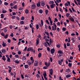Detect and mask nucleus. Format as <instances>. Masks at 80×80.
<instances>
[{"label": "nucleus", "instance_id": "nucleus-1", "mask_svg": "<svg viewBox=\"0 0 80 80\" xmlns=\"http://www.w3.org/2000/svg\"><path fill=\"white\" fill-rule=\"evenodd\" d=\"M49 73L51 75H53V69L51 68V69H49Z\"/></svg>", "mask_w": 80, "mask_h": 80}, {"label": "nucleus", "instance_id": "nucleus-2", "mask_svg": "<svg viewBox=\"0 0 80 80\" xmlns=\"http://www.w3.org/2000/svg\"><path fill=\"white\" fill-rule=\"evenodd\" d=\"M2 45L3 47H5L6 46H7V43H6L4 42V41H3Z\"/></svg>", "mask_w": 80, "mask_h": 80}, {"label": "nucleus", "instance_id": "nucleus-3", "mask_svg": "<svg viewBox=\"0 0 80 80\" xmlns=\"http://www.w3.org/2000/svg\"><path fill=\"white\" fill-rule=\"evenodd\" d=\"M55 51L54 49H52L50 50V52L52 54H53L55 53Z\"/></svg>", "mask_w": 80, "mask_h": 80}, {"label": "nucleus", "instance_id": "nucleus-4", "mask_svg": "<svg viewBox=\"0 0 80 80\" xmlns=\"http://www.w3.org/2000/svg\"><path fill=\"white\" fill-rule=\"evenodd\" d=\"M56 6V5L55 4H52L50 5V7H51V8H53Z\"/></svg>", "mask_w": 80, "mask_h": 80}, {"label": "nucleus", "instance_id": "nucleus-5", "mask_svg": "<svg viewBox=\"0 0 80 80\" xmlns=\"http://www.w3.org/2000/svg\"><path fill=\"white\" fill-rule=\"evenodd\" d=\"M38 61H36L34 63V65L35 67H37L38 66Z\"/></svg>", "mask_w": 80, "mask_h": 80}, {"label": "nucleus", "instance_id": "nucleus-6", "mask_svg": "<svg viewBox=\"0 0 80 80\" xmlns=\"http://www.w3.org/2000/svg\"><path fill=\"white\" fill-rule=\"evenodd\" d=\"M45 64L46 66H47V67H50V62H48V63H47V62H45Z\"/></svg>", "mask_w": 80, "mask_h": 80}, {"label": "nucleus", "instance_id": "nucleus-7", "mask_svg": "<svg viewBox=\"0 0 80 80\" xmlns=\"http://www.w3.org/2000/svg\"><path fill=\"white\" fill-rule=\"evenodd\" d=\"M41 6L44 7V6H45V2H44V1H42L41 2Z\"/></svg>", "mask_w": 80, "mask_h": 80}, {"label": "nucleus", "instance_id": "nucleus-8", "mask_svg": "<svg viewBox=\"0 0 80 80\" xmlns=\"http://www.w3.org/2000/svg\"><path fill=\"white\" fill-rule=\"evenodd\" d=\"M40 42V39L38 38H37V40H36V45H38L39 44V42Z\"/></svg>", "mask_w": 80, "mask_h": 80}, {"label": "nucleus", "instance_id": "nucleus-9", "mask_svg": "<svg viewBox=\"0 0 80 80\" xmlns=\"http://www.w3.org/2000/svg\"><path fill=\"white\" fill-rule=\"evenodd\" d=\"M35 4H32L31 6V8L32 9H35Z\"/></svg>", "mask_w": 80, "mask_h": 80}, {"label": "nucleus", "instance_id": "nucleus-10", "mask_svg": "<svg viewBox=\"0 0 80 80\" xmlns=\"http://www.w3.org/2000/svg\"><path fill=\"white\" fill-rule=\"evenodd\" d=\"M2 59L3 60H4V61H5V60H6V58H5V56H3L2 58Z\"/></svg>", "mask_w": 80, "mask_h": 80}, {"label": "nucleus", "instance_id": "nucleus-11", "mask_svg": "<svg viewBox=\"0 0 80 80\" xmlns=\"http://www.w3.org/2000/svg\"><path fill=\"white\" fill-rule=\"evenodd\" d=\"M37 5L38 7H40V2H38V3H37Z\"/></svg>", "mask_w": 80, "mask_h": 80}, {"label": "nucleus", "instance_id": "nucleus-12", "mask_svg": "<svg viewBox=\"0 0 80 80\" xmlns=\"http://www.w3.org/2000/svg\"><path fill=\"white\" fill-rule=\"evenodd\" d=\"M2 52L3 53H6V50L5 49H3L2 50Z\"/></svg>", "mask_w": 80, "mask_h": 80}, {"label": "nucleus", "instance_id": "nucleus-13", "mask_svg": "<svg viewBox=\"0 0 80 80\" xmlns=\"http://www.w3.org/2000/svg\"><path fill=\"white\" fill-rule=\"evenodd\" d=\"M22 60H26V56H23L22 57Z\"/></svg>", "mask_w": 80, "mask_h": 80}, {"label": "nucleus", "instance_id": "nucleus-14", "mask_svg": "<svg viewBox=\"0 0 80 80\" xmlns=\"http://www.w3.org/2000/svg\"><path fill=\"white\" fill-rule=\"evenodd\" d=\"M69 19L71 21H72V22H74V19L73 18H69Z\"/></svg>", "mask_w": 80, "mask_h": 80}, {"label": "nucleus", "instance_id": "nucleus-15", "mask_svg": "<svg viewBox=\"0 0 80 80\" xmlns=\"http://www.w3.org/2000/svg\"><path fill=\"white\" fill-rule=\"evenodd\" d=\"M66 72H68V73H69L70 72V68H68L66 70Z\"/></svg>", "mask_w": 80, "mask_h": 80}, {"label": "nucleus", "instance_id": "nucleus-16", "mask_svg": "<svg viewBox=\"0 0 80 80\" xmlns=\"http://www.w3.org/2000/svg\"><path fill=\"white\" fill-rule=\"evenodd\" d=\"M7 62H11V61L10 60V59L9 58H7Z\"/></svg>", "mask_w": 80, "mask_h": 80}, {"label": "nucleus", "instance_id": "nucleus-17", "mask_svg": "<svg viewBox=\"0 0 80 80\" xmlns=\"http://www.w3.org/2000/svg\"><path fill=\"white\" fill-rule=\"evenodd\" d=\"M31 60L32 61V63H33L34 62V60H33V57H31L30 58Z\"/></svg>", "mask_w": 80, "mask_h": 80}, {"label": "nucleus", "instance_id": "nucleus-18", "mask_svg": "<svg viewBox=\"0 0 80 80\" xmlns=\"http://www.w3.org/2000/svg\"><path fill=\"white\" fill-rule=\"evenodd\" d=\"M39 12L40 13H43V10L42 9L39 10Z\"/></svg>", "mask_w": 80, "mask_h": 80}, {"label": "nucleus", "instance_id": "nucleus-19", "mask_svg": "<svg viewBox=\"0 0 80 80\" xmlns=\"http://www.w3.org/2000/svg\"><path fill=\"white\" fill-rule=\"evenodd\" d=\"M58 53L61 54L62 53V51L61 50H59L58 52Z\"/></svg>", "mask_w": 80, "mask_h": 80}, {"label": "nucleus", "instance_id": "nucleus-20", "mask_svg": "<svg viewBox=\"0 0 80 80\" xmlns=\"http://www.w3.org/2000/svg\"><path fill=\"white\" fill-rule=\"evenodd\" d=\"M42 57V53L40 52L38 54V57L39 58H40V57Z\"/></svg>", "mask_w": 80, "mask_h": 80}, {"label": "nucleus", "instance_id": "nucleus-21", "mask_svg": "<svg viewBox=\"0 0 80 80\" xmlns=\"http://www.w3.org/2000/svg\"><path fill=\"white\" fill-rule=\"evenodd\" d=\"M70 77H71V75H70V74H68L66 76V77L67 78H70Z\"/></svg>", "mask_w": 80, "mask_h": 80}, {"label": "nucleus", "instance_id": "nucleus-22", "mask_svg": "<svg viewBox=\"0 0 80 80\" xmlns=\"http://www.w3.org/2000/svg\"><path fill=\"white\" fill-rule=\"evenodd\" d=\"M54 4V2L53 1H51L49 2V4Z\"/></svg>", "mask_w": 80, "mask_h": 80}, {"label": "nucleus", "instance_id": "nucleus-23", "mask_svg": "<svg viewBox=\"0 0 80 80\" xmlns=\"http://www.w3.org/2000/svg\"><path fill=\"white\" fill-rule=\"evenodd\" d=\"M20 25H23L24 24V22L23 21H21L20 22Z\"/></svg>", "mask_w": 80, "mask_h": 80}, {"label": "nucleus", "instance_id": "nucleus-24", "mask_svg": "<svg viewBox=\"0 0 80 80\" xmlns=\"http://www.w3.org/2000/svg\"><path fill=\"white\" fill-rule=\"evenodd\" d=\"M25 68H28V65H24Z\"/></svg>", "mask_w": 80, "mask_h": 80}, {"label": "nucleus", "instance_id": "nucleus-25", "mask_svg": "<svg viewBox=\"0 0 80 80\" xmlns=\"http://www.w3.org/2000/svg\"><path fill=\"white\" fill-rule=\"evenodd\" d=\"M72 65V63H68V66H69V67H71Z\"/></svg>", "mask_w": 80, "mask_h": 80}, {"label": "nucleus", "instance_id": "nucleus-26", "mask_svg": "<svg viewBox=\"0 0 80 80\" xmlns=\"http://www.w3.org/2000/svg\"><path fill=\"white\" fill-rule=\"evenodd\" d=\"M36 28L37 30H38V28H39V26H38V24H36Z\"/></svg>", "mask_w": 80, "mask_h": 80}, {"label": "nucleus", "instance_id": "nucleus-27", "mask_svg": "<svg viewBox=\"0 0 80 80\" xmlns=\"http://www.w3.org/2000/svg\"><path fill=\"white\" fill-rule=\"evenodd\" d=\"M1 18H3L4 17V15H3V14H2L1 15Z\"/></svg>", "mask_w": 80, "mask_h": 80}, {"label": "nucleus", "instance_id": "nucleus-28", "mask_svg": "<svg viewBox=\"0 0 80 80\" xmlns=\"http://www.w3.org/2000/svg\"><path fill=\"white\" fill-rule=\"evenodd\" d=\"M4 38H8V34H6L5 36H4Z\"/></svg>", "mask_w": 80, "mask_h": 80}, {"label": "nucleus", "instance_id": "nucleus-29", "mask_svg": "<svg viewBox=\"0 0 80 80\" xmlns=\"http://www.w3.org/2000/svg\"><path fill=\"white\" fill-rule=\"evenodd\" d=\"M41 24L42 26H43V20H41Z\"/></svg>", "mask_w": 80, "mask_h": 80}, {"label": "nucleus", "instance_id": "nucleus-30", "mask_svg": "<svg viewBox=\"0 0 80 80\" xmlns=\"http://www.w3.org/2000/svg\"><path fill=\"white\" fill-rule=\"evenodd\" d=\"M58 64H59V65H62V62H61L60 61L58 60Z\"/></svg>", "mask_w": 80, "mask_h": 80}, {"label": "nucleus", "instance_id": "nucleus-31", "mask_svg": "<svg viewBox=\"0 0 80 80\" xmlns=\"http://www.w3.org/2000/svg\"><path fill=\"white\" fill-rule=\"evenodd\" d=\"M13 8L14 9H17V5H15L14 6H13Z\"/></svg>", "mask_w": 80, "mask_h": 80}, {"label": "nucleus", "instance_id": "nucleus-32", "mask_svg": "<svg viewBox=\"0 0 80 80\" xmlns=\"http://www.w3.org/2000/svg\"><path fill=\"white\" fill-rule=\"evenodd\" d=\"M48 13V10H45V13L46 15H47Z\"/></svg>", "mask_w": 80, "mask_h": 80}, {"label": "nucleus", "instance_id": "nucleus-33", "mask_svg": "<svg viewBox=\"0 0 80 80\" xmlns=\"http://www.w3.org/2000/svg\"><path fill=\"white\" fill-rule=\"evenodd\" d=\"M66 30H67V28L65 27L63 28L62 29V30H63V31H65Z\"/></svg>", "mask_w": 80, "mask_h": 80}, {"label": "nucleus", "instance_id": "nucleus-34", "mask_svg": "<svg viewBox=\"0 0 80 80\" xmlns=\"http://www.w3.org/2000/svg\"><path fill=\"white\" fill-rule=\"evenodd\" d=\"M4 4L5 5H6V6H7V5H8V2H5L4 3Z\"/></svg>", "mask_w": 80, "mask_h": 80}, {"label": "nucleus", "instance_id": "nucleus-35", "mask_svg": "<svg viewBox=\"0 0 80 80\" xmlns=\"http://www.w3.org/2000/svg\"><path fill=\"white\" fill-rule=\"evenodd\" d=\"M45 33H46L47 35H48V36H49V33L47 32H46V31L44 32Z\"/></svg>", "mask_w": 80, "mask_h": 80}, {"label": "nucleus", "instance_id": "nucleus-36", "mask_svg": "<svg viewBox=\"0 0 80 80\" xmlns=\"http://www.w3.org/2000/svg\"><path fill=\"white\" fill-rule=\"evenodd\" d=\"M52 30L55 31V27L53 26H52Z\"/></svg>", "mask_w": 80, "mask_h": 80}, {"label": "nucleus", "instance_id": "nucleus-37", "mask_svg": "<svg viewBox=\"0 0 80 80\" xmlns=\"http://www.w3.org/2000/svg\"><path fill=\"white\" fill-rule=\"evenodd\" d=\"M43 75L44 76V77H47V73H46V72H44Z\"/></svg>", "mask_w": 80, "mask_h": 80}, {"label": "nucleus", "instance_id": "nucleus-38", "mask_svg": "<svg viewBox=\"0 0 80 80\" xmlns=\"http://www.w3.org/2000/svg\"><path fill=\"white\" fill-rule=\"evenodd\" d=\"M4 31L5 32V33H6L7 32V28H5L4 29Z\"/></svg>", "mask_w": 80, "mask_h": 80}, {"label": "nucleus", "instance_id": "nucleus-39", "mask_svg": "<svg viewBox=\"0 0 80 80\" xmlns=\"http://www.w3.org/2000/svg\"><path fill=\"white\" fill-rule=\"evenodd\" d=\"M15 18H16L15 16H12V20L15 19Z\"/></svg>", "mask_w": 80, "mask_h": 80}, {"label": "nucleus", "instance_id": "nucleus-40", "mask_svg": "<svg viewBox=\"0 0 80 80\" xmlns=\"http://www.w3.org/2000/svg\"><path fill=\"white\" fill-rule=\"evenodd\" d=\"M22 6L23 7H25V3L22 2Z\"/></svg>", "mask_w": 80, "mask_h": 80}, {"label": "nucleus", "instance_id": "nucleus-41", "mask_svg": "<svg viewBox=\"0 0 80 80\" xmlns=\"http://www.w3.org/2000/svg\"><path fill=\"white\" fill-rule=\"evenodd\" d=\"M49 41L50 42V44L51 45V43H52V42H53V41L51 39H50Z\"/></svg>", "mask_w": 80, "mask_h": 80}, {"label": "nucleus", "instance_id": "nucleus-42", "mask_svg": "<svg viewBox=\"0 0 80 80\" xmlns=\"http://www.w3.org/2000/svg\"><path fill=\"white\" fill-rule=\"evenodd\" d=\"M25 13H27H27H28V10L26 9L25 11Z\"/></svg>", "mask_w": 80, "mask_h": 80}, {"label": "nucleus", "instance_id": "nucleus-43", "mask_svg": "<svg viewBox=\"0 0 80 80\" xmlns=\"http://www.w3.org/2000/svg\"><path fill=\"white\" fill-rule=\"evenodd\" d=\"M36 77H37L38 78H40V75L38 74H37L36 75Z\"/></svg>", "mask_w": 80, "mask_h": 80}, {"label": "nucleus", "instance_id": "nucleus-44", "mask_svg": "<svg viewBox=\"0 0 80 80\" xmlns=\"http://www.w3.org/2000/svg\"><path fill=\"white\" fill-rule=\"evenodd\" d=\"M43 69H48V68L47 67V66H44L43 67Z\"/></svg>", "mask_w": 80, "mask_h": 80}, {"label": "nucleus", "instance_id": "nucleus-45", "mask_svg": "<svg viewBox=\"0 0 80 80\" xmlns=\"http://www.w3.org/2000/svg\"><path fill=\"white\" fill-rule=\"evenodd\" d=\"M30 51H31V52H33V48H30Z\"/></svg>", "mask_w": 80, "mask_h": 80}, {"label": "nucleus", "instance_id": "nucleus-46", "mask_svg": "<svg viewBox=\"0 0 80 80\" xmlns=\"http://www.w3.org/2000/svg\"><path fill=\"white\" fill-rule=\"evenodd\" d=\"M69 16H70V13H67L66 14V17H68Z\"/></svg>", "mask_w": 80, "mask_h": 80}, {"label": "nucleus", "instance_id": "nucleus-47", "mask_svg": "<svg viewBox=\"0 0 80 80\" xmlns=\"http://www.w3.org/2000/svg\"><path fill=\"white\" fill-rule=\"evenodd\" d=\"M46 22L47 23L48 25L50 24V23H49V22H48V21L47 20H46Z\"/></svg>", "mask_w": 80, "mask_h": 80}, {"label": "nucleus", "instance_id": "nucleus-48", "mask_svg": "<svg viewBox=\"0 0 80 80\" xmlns=\"http://www.w3.org/2000/svg\"><path fill=\"white\" fill-rule=\"evenodd\" d=\"M72 8L73 12H76V11L74 10V9L73 8V7H72Z\"/></svg>", "mask_w": 80, "mask_h": 80}, {"label": "nucleus", "instance_id": "nucleus-49", "mask_svg": "<svg viewBox=\"0 0 80 80\" xmlns=\"http://www.w3.org/2000/svg\"><path fill=\"white\" fill-rule=\"evenodd\" d=\"M2 12L3 13H6L7 11L5 10H4L2 11Z\"/></svg>", "mask_w": 80, "mask_h": 80}, {"label": "nucleus", "instance_id": "nucleus-50", "mask_svg": "<svg viewBox=\"0 0 80 80\" xmlns=\"http://www.w3.org/2000/svg\"><path fill=\"white\" fill-rule=\"evenodd\" d=\"M48 20H49L50 22H52V19H51V18L50 17H49L48 18Z\"/></svg>", "mask_w": 80, "mask_h": 80}, {"label": "nucleus", "instance_id": "nucleus-51", "mask_svg": "<svg viewBox=\"0 0 80 80\" xmlns=\"http://www.w3.org/2000/svg\"><path fill=\"white\" fill-rule=\"evenodd\" d=\"M15 57H16V58H19V57L18 56V55H15Z\"/></svg>", "mask_w": 80, "mask_h": 80}, {"label": "nucleus", "instance_id": "nucleus-52", "mask_svg": "<svg viewBox=\"0 0 80 80\" xmlns=\"http://www.w3.org/2000/svg\"><path fill=\"white\" fill-rule=\"evenodd\" d=\"M56 2L57 3H60V2H61V0H57Z\"/></svg>", "mask_w": 80, "mask_h": 80}, {"label": "nucleus", "instance_id": "nucleus-53", "mask_svg": "<svg viewBox=\"0 0 80 80\" xmlns=\"http://www.w3.org/2000/svg\"><path fill=\"white\" fill-rule=\"evenodd\" d=\"M1 35H2V36H3V37H5V34L3 32L1 34Z\"/></svg>", "mask_w": 80, "mask_h": 80}, {"label": "nucleus", "instance_id": "nucleus-54", "mask_svg": "<svg viewBox=\"0 0 80 80\" xmlns=\"http://www.w3.org/2000/svg\"><path fill=\"white\" fill-rule=\"evenodd\" d=\"M67 47H70V43H67Z\"/></svg>", "mask_w": 80, "mask_h": 80}, {"label": "nucleus", "instance_id": "nucleus-55", "mask_svg": "<svg viewBox=\"0 0 80 80\" xmlns=\"http://www.w3.org/2000/svg\"><path fill=\"white\" fill-rule=\"evenodd\" d=\"M27 63H28V65H30L32 64V62H28Z\"/></svg>", "mask_w": 80, "mask_h": 80}, {"label": "nucleus", "instance_id": "nucleus-56", "mask_svg": "<svg viewBox=\"0 0 80 80\" xmlns=\"http://www.w3.org/2000/svg\"><path fill=\"white\" fill-rule=\"evenodd\" d=\"M60 44H58L57 45V48H60Z\"/></svg>", "mask_w": 80, "mask_h": 80}, {"label": "nucleus", "instance_id": "nucleus-57", "mask_svg": "<svg viewBox=\"0 0 80 80\" xmlns=\"http://www.w3.org/2000/svg\"><path fill=\"white\" fill-rule=\"evenodd\" d=\"M48 51V52H50V49L49 48V47H48L47 48V49Z\"/></svg>", "mask_w": 80, "mask_h": 80}, {"label": "nucleus", "instance_id": "nucleus-58", "mask_svg": "<svg viewBox=\"0 0 80 80\" xmlns=\"http://www.w3.org/2000/svg\"><path fill=\"white\" fill-rule=\"evenodd\" d=\"M25 77L26 78H28V77H29V76H28L27 74H25Z\"/></svg>", "mask_w": 80, "mask_h": 80}, {"label": "nucleus", "instance_id": "nucleus-59", "mask_svg": "<svg viewBox=\"0 0 80 80\" xmlns=\"http://www.w3.org/2000/svg\"><path fill=\"white\" fill-rule=\"evenodd\" d=\"M10 36H11V37H13V33H12L11 34Z\"/></svg>", "mask_w": 80, "mask_h": 80}, {"label": "nucleus", "instance_id": "nucleus-60", "mask_svg": "<svg viewBox=\"0 0 80 80\" xmlns=\"http://www.w3.org/2000/svg\"><path fill=\"white\" fill-rule=\"evenodd\" d=\"M57 25L58 26H60V23L59 22H58L57 23Z\"/></svg>", "mask_w": 80, "mask_h": 80}, {"label": "nucleus", "instance_id": "nucleus-61", "mask_svg": "<svg viewBox=\"0 0 80 80\" xmlns=\"http://www.w3.org/2000/svg\"><path fill=\"white\" fill-rule=\"evenodd\" d=\"M44 45H45V46L46 47H48V45L47 44V43H46V42H45L44 43Z\"/></svg>", "mask_w": 80, "mask_h": 80}, {"label": "nucleus", "instance_id": "nucleus-62", "mask_svg": "<svg viewBox=\"0 0 80 80\" xmlns=\"http://www.w3.org/2000/svg\"><path fill=\"white\" fill-rule=\"evenodd\" d=\"M15 62L17 63H19V62L17 60H16L15 61Z\"/></svg>", "mask_w": 80, "mask_h": 80}, {"label": "nucleus", "instance_id": "nucleus-63", "mask_svg": "<svg viewBox=\"0 0 80 80\" xmlns=\"http://www.w3.org/2000/svg\"><path fill=\"white\" fill-rule=\"evenodd\" d=\"M64 48H67V46L65 43H64Z\"/></svg>", "mask_w": 80, "mask_h": 80}, {"label": "nucleus", "instance_id": "nucleus-64", "mask_svg": "<svg viewBox=\"0 0 80 80\" xmlns=\"http://www.w3.org/2000/svg\"><path fill=\"white\" fill-rule=\"evenodd\" d=\"M24 19H25V18H24V17H21V20H24Z\"/></svg>", "mask_w": 80, "mask_h": 80}]
</instances>
